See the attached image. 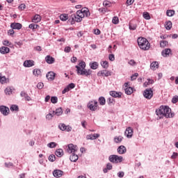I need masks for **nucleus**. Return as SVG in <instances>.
I'll return each mask as SVG.
<instances>
[{"label":"nucleus","mask_w":178,"mask_h":178,"mask_svg":"<svg viewBox=\"0 0 178 178\" xmlns=\"http://www.w3.org/2000/svg\"><path fill=\"white\" fill-rule=\"evenodd\" d=\"M76 67V73L79 76H86V77H88V76H91V74L92 73V71L91 70H87L84 68L83 70H81V71H80V68H79V67Z\"/></svg>","instance_id":"nucleus-4"},{"label":"nucleus","mask_w":178,"mask_h":178,"mask_svg":"<svg viewBox=\"0 0 178 178\" xmlns=\"http://www.w3.org/2000/svg\"><path fill=\"white\" fill-rule=\"evenodd\" d=\"M108 59H109V60H111V62H113V60H115V55H113V54H109V55H108Z\"/></svg>","instance_id":"nucleus-60"},{"label":"nucleus","mask_w":178,"mask_h":178,"mask_svg":"<svg viewBox=\"0 0 178 178\" xmlns=\"http://www.w3.org/2000/svg\"><path fill=\"white\" fill-rule=\"evenodd\" d=\"M33 74L34 76H40L41 74V70L34 69L33 71Z\"/></svg>","instance_id":"nucleus-43"},{"label":"nucleus","mask_w":178,"mask_h":178,"mask_svg":"<svg viewBox=\"0 0 178 178\" xmlns=\"http://www.w3.org/2000/svg\"><path fill=\"white\" fill-rule=\"evenodd\" d=\"M56 160V156H55V154H51L49 156V161L50 162H55Z\"/></svg>","instance_id":"nucleus-47"},{"label":"nucleus","mask_w":178,"mask_h":178,"mask_svg":"<svg viewBox=\"0 0 178 178\" xmlns=\"http://www.w3.org/2000/svg\"><path fill=\"white\" fill-rule=\"evenodd\" d=\"M70 160L71 162H77L79 160V156L74 153H72L70 156Z\"/></svg>","instance_id":"nucleus-23"},{"label":"nucleus","mask_w":178,"mask_h":178,"mask_svg":"<svg viewBox=\"0 0 178 178\" xmlns=\"http://www.w3.org/2000/svg\"><path fill=\"white\" fill-rule=\"evenodd\" d=\"M165 28L167 30H170L172 29V22L171 21H168L165 22Z\"/></svg>","instance_id":"nucleus-42"},{"label":"nucleus","mask_w":178,"mask_h":178,"mask_svg":"<svg viewBox=\"0 0 178 178\" xmlns=\"http://www.w3.org/2000/svg\"><path fill=\"white\" fill-rule=\"evenodd\" d=\"M166 15L169 17H172V16H175V10H168L166 11Z\"/></svg>","instance_id":"nucleus-39"},{"label":"nucleus","mask_w":178,"mask_h":178,"mask_svg":"<svg viewBox=\"0 0 178 178\" xmlns=\"http://www.w3.org/2000/svg\"><path fill=\"white\" fill-rule=\"evenodd\" d=\"M13 91L12 90H5L6 95H12Z\"/></svg>","instance_id":"nucleus-63"},{"label":"nucleus","mask_w":178,"mask_h":178,"mask_svg":"<svg viewBox=\"0 0 178 178\" xmlns=\"http://www.w3.org/2000/svg\"><path fill=\"white\" fill-rule=\"evenodd\" d=\"M178 101V96H174L172 99V104H176Z\"/></svg>","instance_id":"nucleus-59"},{"label":"nucleus","mask_w":178,"mask_h":178,"mask_svg":"<svg viewBox=\"0 0 178 178\" xmlns=\"http://www.w3.org/2000/svg\"><path fill=\"white\" fill-rule=\"evenodd\" d=\"M53 176L57 178L62 177V176H63V171L60 170H55L53 172Z\"/></svg>","instance_id":"nucleus-17"},{"label":"nucleus","mask_w":178,"mask_h":178,"mask_svg":"<svg viewBox=\"0 0 178 178\" xmlns=\"http://www.w3.org/2000/svg\"><path fill=\"white\" fill-rule=\"evenodd\" d=\"M97 76L99 77H109V76H111V72L106 70H103L97 73Z\"/></svg>","instance_id":"nucleus-11"},{"label":"nucleus","mask_w":178,"mask_h":178,"mask_svg":"<svg viewBox=\"0 0 178 178\" xmlns=\"http://www.w3.org/2000/svg\"><path fill=\"white\" fill-rule=\"evenodd\" d=\"M103 6H105V8H111L112 6V3L108 0H105L103 2Z\"/></svg>","instance_id":"nucleus-37"},{"label":"nucleus","mask_w":178,"mask_h":178,"mask_svg":"<svg viewBox=\"0 0 178 178\" xmlns=\"http://www.w3.org/2000/svg\"><path fill=\"white\" fill-rule=\"evenodd\" d=\"M122 140H123V136H115L114 138V143H115L116 144H120V143Z\"/></svg>","instance_id":"nucleus-33"},{"label":"nucleus","mask_w":178,"mask_h":178,"mask_svg":"<svg viewBox=\"0 0 178 178\" xmlns=\"http://www.w3.org/2000/svg\"><path fill=\"white\" fill-rule=\"evenodd\" d=\"M81 11L83 13V15L86 16V17H90V16H91V13H90V10L88 8H82Z\"/></svg>","instance_id":"nucleus-26"},{"label":"nucleus","mask_w":178,"mask_h":178,"mask_svg":"<svg viewBox=\"0 0 178 178\" xmlns=\"http://www.w3.org/2000/svg\"><path fill=\"white\" fill-rule=\"evenodd\" d=\"M0 112L3 116H8L10 112V110L8 106L1 105L0 106Z\"/></svg>","instance_id":"nucleus-10"},{"label":"nucleus","mask_w":178,"mask_h":178,"mask_svg":"<svg viewBox=\"0 0 178 178\" xmlns=\"http://www.w3.org/2000/svg\"><path fill=\"white\" fill-rule=\"evenodd\" d=\"M24 67H33L34 66V60H26L24 62Z\"/></svg>","instance_id":"nucleus-15"},{"label":"nucleus","mask_w":178,"mask_h":178,"mask_svg":"<svg viewBox=\"0 0 178 178\" xmlns=\"http://www.w3.org/2000/svg\"><path fill=\"white\" fill-rule=\"evenodd\" d=\"M110 95L113 98H121L122 97V92H116L115 90L110 91Z\"/></svg>","instance_id":"nucleus-14"},{"label":"nucleus","mask_w":178,"mask_h":178,"mask_svg":"<svg viewBox=\"0 0 178 178\" xmlns=\"http://www.w3.org/2000/svg\"><path fill=\"white\" fill-rule=\"evenodd\" d=\"M154 79H147V81L143 83V87H148L151 84H154Z\"/></svg>","instance_id":"nucleus-30"},{"label":"nucleus","mask_w":178,"mask_h":178,"mask_svg":"<svg viewBox=\"0 0 178 178\" xmlns=\"http://www.w3.org/2000/svg\"><path fill=\"white\" fill-rule=\"evenodd\" d=\"M76 14H78V16L79 17V19H81V21L83 20V19H84V17H86L81 10L76 11Z\"/></svg>","instance_id":"nucleus-38"},{"label":"nucleus","mask_w":178,"mask_h":178,"mask_svg":"<svg viewBox=\"0 0 178 178\" xmlns=\"http://www.w3.org/2000/svg\"><path fill=\"white\" fill-rule=\"evenodd\" d=\"M99 134H89L86 136V140H97L99 138Z\"/></svg>","instance_id":"nucleus-18"},{"label":"nucleus","mask_w":178,"mask_h":178,"mask_svg":"<svg viewBox=\"0 0 178 178\" xmlns=\"http://www.w3.org/2000/svg\"><path fill=\"white\" fill-rule=\"evenodd\" d=\"M68 22L69 23H70V24H74L76 22V23H80V22H81V19L78 15L77 13H76L75 14H72L71 15V19H69Z\"/></svg>","instance_id":"nucleus-5"},{"label":"nucleus","mask_w":178,"mask_h":178,"mask_svg":"<svg viewBox=\"0 0 178 178\" xmlns=\"http://www.w3.org/2000/svg\"><path fill=\"white\" fill-rule=\"evenodd\" d=\"M56 145H58V144L55 142H51L47 144V147L49 148H55V147H56Z\"/></svg>","instance_id":"nucleus-44"},{"label":"nucleus","mask_w":178,"mask_h":178,"mask_svg":"<svg viewBox=\"0 0 178 178\" xmlns=\"http://www.w3.org/2000/svg\"><path fill=\"white\" fill-rule=\"evenodd\" d=\"M6 168H13V163L11 162L5 163Z\"/></svg>","instance_id":"nucleus-58"},{"label":"nucleus","mask_w":178,"mask_h":178,"mask_svg":"<svg viewBox=\"0 0 178 178\" xmlns=\"http://www.w3.org/2000/svg\"><path fill=\"white\" fill-rule=\"evenodd\" d=\"M125 94H127V95H131V94H133V92H134V90H125Z\"/></svg>","instance_id":"nucleus-54"},{"label":"nucleus","mask_w":178,"mask_h":178,"mask_svg":"<svg viewBox=\"0 0 178 178\" xmlns=\"http://www.w3.org/2000/svg\"><path fill=\"white\" fill-rule=\"evenodd\" d=\"M58 129L61 130V131H67L68 133L72 131V127L70 125H66L63 123H60L58 124Z\"/></svg>","instance_id":"nucleus-8"},{"label":"nucleus","mask_w":178,"mask_h":178,"mask_svg":"<svg viewBox=\"0 0 178 178\" xmlns=\"http://www.w3.org/2000/svg\"><path fill=\"white\" fill-rule=\"evenodd\" d=\"M42 87H44V83L41 82L38 83L37 88H38V90H42Z\"/></svg>","instance_id":"nucleus-61"},{"label":"nucleus","mask_w":178,"mask_h":178,"mask_svg":"<svg viewBox=\"0 0 178 178\" xmlns=\"http://www.w3.org/2000/svg\"><path fill=\"white\" fill-rule=\"evenodd\" d=\"M70 51H72V48L70 47H65L64 49V52H65L66 54H69Z\"/></svg>","instance_id":"nucleus-55"},{"label":"nucleus","mask_w":178,"mask_h":178,"mask_svg":"<svg viewBox=\"0 0 178 178\" xmlns=\"http://www.w3.org/2000/svg\"><path fill=\"white\" fill-rule=\"evenodd\" d=\"M161 55L164 58H168V56L172 55V50L170 49H165L161 51Z\"/></svg>","instance_id":"nucleus-13"},{"label":"nucleus","mask_w":178,"mask_h":178,"mask_svg":"<svg viewBox=\"0 0 178 178\" xmlns=\"http://www.w3.org/2000/svg\"><path fill=\"white\" fill-rule=\"evenodd\" d=\"M137 42L138 47L140 48V49H143V51H148V49L151 48V44H149V42H148L147 38H138L137 40Z\"/></svg>","instance_id":"nucleus-2"},{"label":"nucleus","mask_w":178,"mask_h":178,"mask_svg":"<svg viewBox=\"0 0 178 178\" xmlns=\"http://www.w3.org/2000/svg\"><path fill=\"white\" fill-rule=\"evenodd\" d=\"M22 24L20 23L14 22L10 24V27L11 29H13V30H20V29H22Z\"/></svg>","instance_id":"nucleus-20"},{"label":"nucleus","mask_w":178,"mask_h":178,"mask_svg":"<svg viewBox=\"0 0 178 178\" xmlns=\"http://www.w3.org/2000/svg\"><path fill=\"white\" fill-rule=\"evenodd\" d=\"M0 83L1 84H5L6 83V76H3L0 74Z\"/></svg>","instance_id":"nucleus-45"},{"label":"nucleus","mask_w":178,"mask_h":178,"mask_svg":"<svg viewBox=\"0 0 178 178\" xmlns=\"http://www.w3.org/2000/svg\"><path fill=\"white\" fill-rule=\"evenodd\" d=\"M168 42L166 40H162L160 42V47L161 48H165V47H166V45H168Z\"/></svg>","instance_id":"nucleus-49"},{"label":"nucleus","mask_w":178,"mask_h":178,"mask_svg":"<svg viewBox=\"0 0 178 178\" xmlns=\"http://www.w3.org/2000/svg\"><path fill=\"white\" fill-rule=\"evenodd\" d=\"M76 70H77V67L79 68V70L81 71V70H83V69H86V62L84 61H81L78 65H76L75 66Z\"/></svg>","instance_id":"nucleus-22"},{"label":"nucleus","mask_w":178,"mask_h":178,"mask_svg":"<svg viewBox=\"0 0 178 178\" xmlns=\"http://www.w3.org/2000/svg\"><path fill=\"white\" fill-rule=\"evenodd\" d=\"M158 67H159V63H158L157 61H154L150 64V69H152V70H156Z\"/></svg>","instance_id":"nucleus-25"},{"label":"nucleus","mask_w":178,"mask_h":178,"mask_svg":"<svg viewBox=\"0 0 178 178\" xmlns=\"http://www.w3.org/2000/svg\"><path fill=\"white\" fill-rule=\"evenodd\" d=\"M54 116H55L54 113H49L46 115V119L47 120H52V118H54Z\"/></svg>","instance_id":"nucleus-50"},{"label":"nucleus","mask_w":178,"mask_h":178,"mask_svg":"<svg viewBox=\"0 0 178 178\" xmlns=\"http://www.w3.org/2000/svg\"><path fill=\"white\" fill-rule=\"evenodd\" d=\"M100 65L103 69H108L109 67V63L108 61H102Z\"/></svg>","instance_id":"nucleus-34"},{"label":"nucleus","mask_w":178,"mask_h":178,"mask_svg":"<svg viewBox=\"0 0 178 178\" xmlns=\"http://www.w3.org/2000/svg\"><path fill=\"white\" fill-rule=\"evenodd\" d=\"M9 52H10V49H9V47L5 46L0 47V54L2 55H6V54H9Z\"/></svg>","instance_id":"nucleus-16"},{"label":"nucleus","mask_w":178,"mask_h":178,"mask_svg":"<svg viewBox=\"0 0 178 178\" xmlns=\"http://www.w3.org/2000/svg\"><path fill=\"white\" fill-rule=\"evenodd\" d=\"M67 151L68 154H74L79 151V147H77V145H74L71 143L67 145Z\"/></svg>","instance_id":"nucleus-7"},{"label":"nucleus","mask_w":178,"mask_h":178,"mask_svg":"<svg viewBox=\"0 0 178 178\" xmlns=\"http://www.w3.org/2000/svg\"><path fill=\"white\" fill-rule=\"evenodd\" d=\"M117 175L118 177H120V178L124 177V172L123 171H120L118 172Z\"/></svg>","instance_id":"nucleus-56"},{"label":"nucleus","mask_w":178,"mask_h":178,"mask_svg":"<svg viewBox=\"0 0 178 178\" xmlns=\"http://www.w3.org/2000/svg\"><path fill=\"white\" fill-rule=\"evenodd\" d=\"M51 104H58V97L53 96L51 97Z\"/></svg>","instance_id":"nucleus-46"},{"label":"nucleus","mask_w":178,"mask_h":178,"mask_svg":"<svg viewBox=\"0 0 178 178\" xmlns=\"http://www.w3.org/2000/svg\"><path fill=\"white\" fill-rule=\"evenodd\" d=\"M54 115H56V116H60L62 113H63V110H62V108H58L56 109V111H53Z\"/></svg>","instance_id":"nucleus-28"},{"label":"nucleus","mask_w":178,"mask_h":178,"mask_svg":"<svg viewBox=\"0 0 178 178\" xmlns=\"http://www.w3.org/2000/svg\"><path fill=\"white\" fill-rule=\"evenodd\" d=\"M137 77H138V73H135V74H134L131 76V81L136 80V79H137Z\"/></svg>","instance_id":"nucleus-52"},{"label":"nucleus","mask_w":178,"mask_h":178,"mask_svg":"<svg viewBox=\"0 0 178 178\" xmlns=\"http://www.w3.org/2000/svg\"><path fill=\"white\" fill-rule=\"evenodd\" d=\"M108 161L112 163H120L123 161V157L122 156L112 154L108 156Z\"/></svg>","instance_id":"nucleus-3"},{"label":"nucleus","mask_w":178,"mask_h":178,"mask_svg":"<svg viewBox=\"0 0 178 178\" xmlns=\"http://www.w3.org/2000/svg\"><path fill=\"white\" fill-rule=\"evenodd\" d=\"M45 60L49 65H52V63H55V58L51 56H47L45 57Z\"/></svg>","instance_id":"nucleus-21"},{"label":"nucleus","mask_w":178,"mask_h":178,"mask_svg":"<svg viewBox=\"0 0 178 178\" xmlns=\"http://www.w3.org/2000/svg\"><path fill=\"white\" fill-rule=\"evenodd\" d=\"M99 103L100 105H102V106H104V105H105V104H106V100L105 99V97H100L99 98Z\"/></svg>","instance_id":"nucleus-36"},{"label":"nucleus","mask_w":178,"mask_h":178,"mask_svg":"<svg viewBox=\"0 0 178 178\" xmlns=\"http://www.w3.org/2000/svg\"><path fill=\"white\" fill-rule=\"evenodd\" d=\"M178 156V153L177 152H173L172 156H171V159H176Z\"/></svg>","instance_id":"nucleus-57"},{"label":"nucleus","mask_w":178,"mask_h":178,"mask_svg":"<svg viewBox=\"0 0 178 178\" xmlns=\"http://www.w3.org/2000/svg\"><path fill=\"white\" fill-rule=\"evenodd\" d=\"M133 129L130 127H127L124 131L127 138H131V137H133Z\"/></svg>","instance_id":"nucleus-12"},{"label":"nucleus","mask_w":178,"mask_h":178,"mask_svg":"<svg viewBox=\"0 0 178 178\" xmlns=\"http://www.w3.org/2000/svg\"><path fill=\"white\" fill-rule=\"evenodd\" d=\"M106 168L108 170H112V164L111 163H108L106 164Z\"/></svg>","instance_id":"nucleus-64"},{"label":"nucleus","mask_w":178,"mask_h":178,"mask_svg":"<svg viewBox=\"0 0 178 178\" xmlns=\"http://www.w3.org/2000/svg\"><path fill=\"white\" fill-rule=\"evenodd\" d=\"M143 94L146 99H151L154 97V91L152 90H145Z\"/></svg>","instance_id":"nucleus-9"},{"label":"nucleus","mask_w":178,"mask_h":178,"mask_svg":"<svg viewBox=\"0 0 178 178\" xmlns=\"http://www.w3.org/2000/svg\"><path fill=\"white\" fill-rule=\"evenodd\" d=\"M11 112H19V106L17 104H12L10 107Z\"/></svg>","instance_id":"nucleus-29"},{"label":"nucleus","mask_w":178,"mask_h":178,"mask_svg":"<svg viewBox=\"0 0 178 178\" xmlns=\"http://www.w3.org/2000/svg\"><path fill=\"white\" fill-rule=\"evenodd\" d=\"M55 73L54 72H49L47 75L46 77L47 79V80H49V81H52L53 80H55Z\"/></svg>","instance_id":"nucleus-19"},{"label":"nucleus","mask_w":178,"mask_h":178,"mask_svg":"<svg viewBox=\"0 0 178 178\" xmlns=\"http://www.w3.org/2000/svg\"><path fill=\"white\" fill-rule=\"evenodd\" d=\"M112 22H113V24H119V17H113Z\"/></svg>","instance_id":"nucleus-51"},{"label":"nucleus","mask_w":178,"mask_h":178,"mask_svg":"<svg viewBox=\"0 0 178 178\" xmlns=\"http://www.w3.org/2000/svg\"><path fill=\"white\" fill-rule=\"evenodd\" d=\"M88 108L90 111H92V112L97 111V109H98V102H97V100L89 102L88 104Z\"/></svg>","instance_id":"nucleus-6"},{"label":"nucleus","mask_w":178,"mask_h":178,"mask_svg":"<svg viewBox=\"0 0 178 178\" xmlns=\"http://www.w3.org/2000/svg\"><path fill=\"white\" fill-rule=\"evenodd\" d=\"M40 22H41V17L40 16V15H35L33 17V23H40Z\"/></svg>","instance_id":"nucleus-31"},{"label":"nucleus","mask_w":178,"mask_h":178,"mask_svg":"<svg viewBox=\"0 0 178 178\" xmlns=\"http://www.w3.org/2000/svg\"><path fill=\"white\" fill-rule=\"evenodd\" d=\"M115 99L112 97H108L107 99V103L108 104V105H111V104H113Z\"/></svg>","instance_id":"nucleus-53"},{"label":"nucleus","mask_w":178,"mask_h":178,"mask_svg":"<svg viewBox=\"0 0 178 178\" xmlns=\"http://www.w3.org/2000/svg\"><path fill=\"white\" fill-rule=\"evenodd\" d=\"M90 69H92V70H96V69H98V63L97 62H93L92 63H90Z\"/></svg>","instance_id":"nucleus-35"},{"label":"nucleus","mask_w":178,"mask_h":178,"mask_svg":"<svg viewBox=\"0 0 178 178\" xmlns=\"http://www.w3.org/2000/svg\"><path fill=\"white\" fill-rule=\"evenodd\" d=\"M55 155L58 156V158H62L63 156V149H57L55 152Z\"/></svg>","instance_id":"nucleus-27"},{"label":"nucleus","mask_w":178,"mask_h":178,"mask_svg":"<svg viewBox=\"0 0 178 178\" xmlns=\"http://www.w3.org/2000/svg\"><path fill=\"white\" fill-rule=\"evenodd\" d=\"M155 113L158 116L157 120L163 119V118H166L168 119L169 118L175 117V114L172 113V109L169 107V106H160L159 108L156 109Z\"/></svg>","instance_id":"nucleus-1"},{"label":"nucleus","mask_w":178,"mask_h":178,"mask_svg":"<svg viewBox=\"0 0 178 178\" xmlns=\"http://www.w3.org/2000/svg\"><path fill=\"white\" fill-rule=\"evenodd\" d=\"M129 30L134 31L137 29V24L130 22L129 24Z\"/></svg>","instance_id":"nucleus-41"},{"label":"nucleus","mask_w":178,"mask_h":178,"mask_svg":"<svg viewBox=\"0 0 178 178\" xmlns=\"http://www.w3.org/2000/svg\"><path fill=\"white\" fill-rule=\"evenodd\" d=\"M126 151H127L126 147H124V145H121L118 148V152L120 154H126Z\"/></svg>","instance_id":"nucleus-24"},{"label":"nucleus","mask_w":178,"mask_h":178,"mask_svg":"<svg viewBox=\"0 0 178 178\" xmlns=\"http://www.w3.org/2000/svg\"><path fill=\"white\" fill-rule=\"evenodd\" d=\"M126 3L128 6H130V5H133V3H134V0H127Z\"/></svg>","instance_id":"nucleus-62"},{"label":"nucleus","mask_w":178,"mask_h":178,"mask_svg":"<svg viewBox=\"0 0 178 178\" xmlns=\"http://www.w3.org/2000/svg\"><path fill=\"white\" fill-rule=\"evenodd\" d=\"M74 87H76V85L73 83H71L68 84L67 86V87H65L64 88V90H73V88H74Z\"/></svg>","instance_id":"nucleus-40"},{"label":"nucleus","mask_w":178,"mask_h":178,"mask_svg":"<svg viewBox=\"0 0 178 178\" xmlns=\"http://www.w3.org/2000/svg\"><path fill=\"white\" fill-rule=\"evenodd\" d=\"M143 17L145 19V20H149L151 19V15H149V13H143Z\"/></svg>","instance_id":"nucleus-48"},{"label":"nucleus","mask_w":178,"mask_h":178,"mask_svg":"<svg viewBox=\"0 0 178 178\" xmlns=\"http://www.w3.org/2000/svg\"><path fill=\"white\" fill-rule=\"evenodd\" d=\"M69 19V15L67 14H61L60 15V19L62 20V22H66Z\"/></svg>","instance_id":"nucleus-32"}]
</instances>
